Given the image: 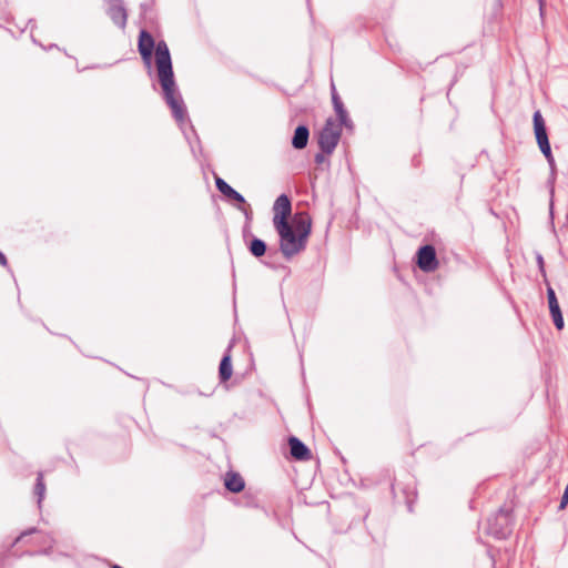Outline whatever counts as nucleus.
<instances>
[{
    "instance_id": "9",
    "label": "nucleus",
    "mask_w": 568,
    "mask_h": 568,
    "mask_svg": "<svg viewBox=\"0 0 568 568\" xmlns=\"http://www.w3.org/2000/svg\"><path fill=\"white\" fill-rule=\"evenodd\" d=\"M108 14L114 24L122 29L125 27L128 14L120 0H114V2L110 4Z\"/></svg>"
},
{
    "instance_id": "16",
    "label": "nucleus",
    "mask_w": 568,
    "mask_h": 568,
    "mask_svg": "<svg viewBox=\"0 0 568 568\" xmlns=\"http://www.w3.org/2000/svg\"><path fill=\"white\" fill-rule=\"evenodd\" d=\"M265 251H266V244L264 243V241L256 239V237L251 241L250 252L254 256L261 257L265 254Z\"/></svg>"
},
{
    "instance_id": "15",
    "label": "nucleus",
    "mask_w": 568,
    "mask_h": 568,
    "mask_svg": "<svg viewBox=\"0 0 568 568\" xmlns=\"http://www.w3.org/2000/svg\"><path fill=\"white\" fill-rule=\"evenodd\" d=\"M220 378L222 382H226L232 376V364L230 355H225L220 363Z\"/></svg>"
},
{
    "instance_id": "11",
    "label": "nucleus",
    "mask_w": 568,
    "mask_h": 568,
    "mask_svg": "<svg viewBox=\"0 0 568 568\" xmlns=\"http://www.w3.org/2000/svg\"><path fill=\"white\" fill-rule=\"evenodd\" d=\"M215 185L217 190L225 195L226 197L234 200L239 203H244L245 200L242 194L235 191L231 185H229L223 179L216 178Z\"/></svg>"
},
{
    "instance_id": "21",
    "label": "nucleus",
    "mask_w": 568,
    "mask_h": 568,
    "mask_svg": "<svg viewBox=\"0 0 568 568\" xmlns=\"http://www.w3.org/2000/svg\"><path fill=\"white\" fill-rule=\"evenodd\" d=\"M494 534H495V536H497V537H499V538H500V537H504V534H503V532H501V534H499V532H494Z\"/></svg>"
},
{
    "instance_id": "6",
    "label": "nucleus",
    "mask_w": 568,
    "mask_h": 568,
    "mask_svg": "<svg viewBox=\"0 0 568 568\" xmlns=\"http://www.w3.org/2000/svg\"><path fill=\"white\" fill-rule=\"evenodd\" d=\"M274 210V217H273V224L274 226L281 225V222H287V217L291 214L292 206L291 201L287 195L282 194L280 195L273 206Z\"/></svg>"
},
{
    "instance_id": "4",
    "label": "nucleus",
    "mask_w": 568,
    "mask_h": 568,
    "mask_svg": "<svg viewBox=\"0 0 568 568\" xmlns=\"http://www.w3.org/2000/svg\"><path fill=\"white\" fill-rule=\"evenodd\" d=\"M534 132L536 136L537 144L541 151V153L547 159L550 166L555 164V159L551 153L550 143L548 140V134L545 125V121L540 111H536L534 113Z\"/></svg>"
},
{
    "instance_id": "12",
    "label": "nucleus",
    "mask_w": 568,
    "mask_h": 568,
    "mask_svg": "<svg viewBox=\"0 0 568 568\" xmlns=\"http://www.w3.org/2000/svg\"><path fill=\"white\" fill-rule=\"evenodd\" d=\"M332 101H333L334 110H335L336 115H337L336 120H339L342 123H344V126L351 128L352 126V122L348 119V115H347V112H346V110H345V108L343 105V102L341 101V99L337 95V93H336L334 88H333V93H332Z\"/></svg>"
},
{
    "instance_id": "5",
    "label": "nucleus",
    "mask_w": 568,
    "mask_h": 568,
    "mask_svg": "<svg viewBox=\"0 0 568 568\" xmlns=\"http://www.w3.org/2000/svg\"><path fill=\"white\" fill-rule=\"evenodd\" d=\"M417 264L424 272H433L438 266L435 248L432 245H425L417 252Z\"/></svg>"
},
{
    "instance_id": "13",
    "label": "nucleus",
    "mask_w": 568,
    "mask_h": 568,
    "mask_svg": "<svg viewBox=\"0 0 568 568\" xmlns=\"http://www.w3.org/2000/svg\"><path fill=\"white\" fill-rule=\"evenodd\" d=\"M308 129L304 125H300L296 128L294 132V136L292 140V144L295 149H304L307 145L308 141Z\"/></svg>"
},
{
    "instance_id": "3",
    "label": "nucleus",
    "mask_w": 568,
    "mask_h": 568,
    "mask_svg": "<svg viewBox=\"0 0 568 568\" xmlns=\"http://www.w3.org/2000/svg\"><path fill=\"white\" fill-rule=\"evenodd\" d=\"M342 123L339 120L327 119L324 128L320 132L318 144L322 151L331 154L338 144L342 134Z\"/></svg>"
},
{
    "instance_id": "14",
    "label": "nucleus",
    "mask_w": 568,
    "mask_h": 568,
    "mask_svg": "<svg viewBox=\"0 0 568 568\" xmlns=\"http://www.w3.org/2000/svg\"><path fill=\"white\" fill-rule=\"evenodd\" d=\"M245 484L239 474L227 473L225 476V487L232 493H240L243 490Z\"/></svg>"
},
{
    "instance_id": "20",
    "label": "nucleus",
    "mask_w": 568,
    "mask_h": 568,
    "mask_svg": "<svg viewBox=\"0 0 568 568\" xmlns=\"http://www.w3.org/2000/svg\"><path fill=\"white\" fill-rule=\"evenodd\" d=\"M315 161L316 162H322L323 161V156L321 154H317L316 158H315Z\"/></svg>"
},
{
    "instance_id": "19",
    "label": "nucleus",
    "mask_w": 568,
    "mask_h": 568,
    "mask_svg": "<svg viewBox=\"0 0 568 568\" xmlns=\"http://www.w3.org/2000/svg\"><path fill=\"white\" fill-rule=\"evenodd\" d=\"M0 265H2V266L7 265V258L2 252H0Z\"/></svg>"
},
{
    "instance_id": "23",
    "label": "nucleus",
    "mask_w": 568,
    "mask_h": 568,
    "mask_svg": "<svg viewBox=\"0 0 568 568\" xmlns=\"http://www.w3.org/2000/svg\"><path fill=\"white\" fill-rule=\"evenodd\" d=\"M540 9L542 8V0H539Z\"/></svg>"
},
{
    "instance_id": "17",
    "label": "nucleus",
    "mask_w": 568,
    "mask_h": 568,
    "mask_svg": "<svg viewBox=\"0 0 568 568\" xmlns=\"http://www.w3.org/2000/svg\"><path fill=\"white\" fill-rule=\"evenodd\" d=\"M34 491H36V495L38 496V504L41 505L42 499L44 498V494H45V485L43 481L42 473L38 474Z\"/></svg>"
},
{
    "instance_id": "1",
    "label": "nucleus",
    "mask_w": 568,
    "mask_h": 568,
    "mask_svg": "<svg viewBox=\"0 0 568 568\" xmlns=\"http://www.w3.org/2000/svg\"><path fill=\"white\" fill-rule=\"evenodd\" d=\"M155 63L164 100L176 122L183 124L187 113L174 81L171 55L165 41H159L155 45Z\"/></svg>"
},
{
    "instance_id": "22",
    "label": "nucleus",
    "mask_w": 568,
    "mask_h": 568,
    "mask_svg": "<svg viewBox=\"0 0 568 568\" xmlns=\"http://www.w3.org/2000/svg\"><path fill=\"white\" fill-rule=\"evenodd\" d=\"M538 261H539V263H542V257H541V256H539V257H538Z\"/></svg>"
},
{
    "instance_id": "10",
    "label": "nucleus",
    "mask_w": 568,
    "mask_h": 568,
    "mask_svg": "<svg viewBox=\"0 0 568 568\" xmlns=\"http://www.w3.org/2000/svg\"><path fill=\"white\" fill-rule=\"evenodd\" d=\"M291 455L297 460H307L311 458V450L298 438L290 437L288 439Z\"/></svg>"
},
{
    "instance_id": "7",
    "label": "nucleus",
    "mask_w": 568,
    "mask_h": 568,
    "mask_svg": "<svg viewBox=\"0 0 568 568\" xmlns=\"http://www.w3.org/2000/svg\"><path fill=\"white\" fill-rule=\"evenodd\" d=\"M154 45L155 44H154V40H153L152 36L148 31L142 30L140 32L138 47H139V52L143 59V61L148 65L151 64V58H152V52H153Z\"/></svg>"
},
{
    "instance_id": "18",
    "label": "nucleus",
    "mask_w": 568,
    "mask_h": 568,
    "mask_svg": "<svg viewBox=\"0 0 568 568\" xmlns=\"http://www.w3.org/2000/svg\"><path fill=\"white\" fill-rule=\"evenodd\" d=\"M567 505H568V483L565 488L564 495L561 497L559 509H565Z\"/></svg>"
},
{
    "instance_id": "8",
    "label": "nucleus",
    "mask_w": 568,
    "mask_h": 568,
    "mask_svg": "<svg viewBox=\"0 0 568 568\" xmlns=\"http://www.w3.org/2000/svg\"><path fill=\"white\" fill-rule=\"evenodd\" d=\"M547 297L549 304V311L554 321L555 326L558 329H562L564 327V317L559 307V303L557 301L555 291L552 287L547 288Z\"/></svg>"
},
{
    "instance_id": "2",
    "label": "nucleus",
    "mask_w": 568,
    "mask_h": 568,
    "mask_svg": "<svg viewBox=\"0 0 568 568\" xmlns=\"http://www.w3.org/2000/svg\"><path fill=\"white\" fill-rule=\"evenodd\" d=\"M280 235V247L284 256L291 257L305 248L311 233L312 220L305 212L296 213L292 223L281 222L274 226Z\"/></svg>"
}]
</instances>
